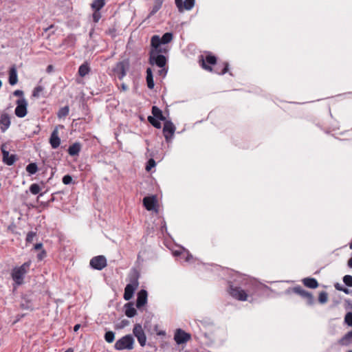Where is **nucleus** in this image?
Segmentation results:
<instances>
[{
  "mask_svg": "<svg viewBox=\"0 0 352 352\" xmlns=\"http://www.w3.org/2000/svg\"><path fill=\"white\" fill-rule=\"evenodd\" d=\"M133 333L137 338L140 345L144 346L146 343V336L141 324H135L134 325Z\"/></svg>",
  "mask_w": 352,
  "mask_h": 352,
  "instance_id": "obj_11",
  "label": "nucleus"
},
{
  "mask_svg": "<svg viewBox=\"0 0 352 352\" xmlns=\"http://www.w3.org/2000/svg\"><path fill=\"white\" fill-rule=\"evenodd\" d=\"M156 165V163L153 159L148 160L147 164L146 166V170L147 171H150L152 168L155 167Z\"/></svg>",
  "mask_w": 352,
  "mask_h": 352,
  "instance_id": "obj_46",
  "label": "nucleus"
},
{
  "mask_svg": "<svg viewBox=\"0 0 352 352\" xmlns=\"http://www.w3.org/2000/svg\"><path fill=\"white\" fill-rule=\"evenodd\" d=\"M43 245L42 243H36L34 246V248L35 250H39L42 248Z\"/></svg>",
  "mask_w": 352,
  "mask_h": 352,
  "instance_id": "obj_57",
  "label": "nucleus"
},
{
  "mask_svg": "<svg viewBox=\"0 0 352 352\" xmlns=\"http://www.w3.org/2000/svg\"><path fill=\"white\" fill-rule=\"evenodd\" d=\"M80 328V324H76L74 327V331H77L78 329Z\"/></svg>",
  "mask_w": 352,
  "mask_h": 352,
  "instance_id": "obj_62",
  "label": "nucleus"
},
{
  "mask_svg": "<svg viewBox=\"0 0 352 352\" xmlns=\"http://www.w3.org/2000/svg\"><path fill=\"white\" fill-rule=\"evenodd\" d=\"M129 67V64L128 61H120L116 65L113 69V72L120 80H122L126 74Z\"/></svg>",
  "mask_w": 352,
  "mask_h": 352,
  "instance_id": "obj_10",
  "label": "nucleus"
},
{
  "mask_svg": "<svg viewBox=\"0 0 352 352\" xmlns=\"http://www.w3.org/2000/svg\"><path fill=\"white\" fill-rule=\"evenodd\" d=\"M43 87L42 86L36 87L32 93V96L36 98H38L40 96V94L43 91Z\"/></svg>",
  "mask_w": 352,
  "mask_h": 352,
  "instance_id": "obj_41",
  "label": "nucleus"
},
{
  "mask_svg": "<svg viewBox=\"0 0 352 352\" xmlns=\"http://www.w3.org/2000/svg\"><path fill=\"white\" fill-rule=\"evenodd\" d=\"M157 335L158 336H165L166 332L164 331H160L159 332H157Z\"/></svg>",
  "mask_w": 352,
  "mask_h": 352,
  "instance_id": "obj_60",
  "label": "nucleus"
},
{
  "mask_svg": "<svg viewBox=\"0 0 352 352\" xmlns=\"http://www.w3.org/2000/svg\"><path fill=\"white\" fill-rule=\"evenodd\" d=\"M150 52H157V54H160V53H166L168 52V49L161 45L160 47H152Z\"/></svg>",
  "mask_w": 352,
  "mask_h": 352,
  "instance_id": "obj_40",
  "label": "nucleus"
},
{
  "mask_svg": "<svg viewBox=\"0 0 352 352\" xmlns=\"http://www.w3.org/2000/svg\"><path fill=\"white\" fill-rule=\"evenodd\" d=\"M148 294L145 289H141L138 293L136 300V307L138 309H140L147 303Z\"/></svg>",
  "mask_w": 352,
  "mask_h": 352,
  "instance_id": "obj_17",
  "label": "nucleus"
},
{
  "mask_svg": "<svg viewBox=\"0 0 352 352\" xmlns=\"http://www.w3.org/2000/svg\"><path fill=\"white\" fill-rule=\"evenodd\" d=\"M348 266L350 268H352V257L351 258H349L348 261Z\"/></svg>",
  "mask_w": 352,
  "mask_h": 352,
  "instance_id": "obj_59",
  "label": "nucleus"
},
{
  "mask_svg": "<svg viewBox=\"0 0 352 352\" xmlns=\"http://www.w3.org/2000/svg\"><path fill=\"white\" fill-rule=\"evenodd\" d=\"M344 283L348 287H352V276L351 275H345L343 277Z\"/></svg>",
  "mask_w": 352,
  "mask_h": 352,
  "instance_id": "obj_42",
  "label": "nucleus"
},
{
  "mask_svg": "<svg viewBox=\"0 0 352 352\" xmlns=\"http://www.w3.org/2000/svg\"><path fill=\"white\" fill-rule=\"evenodd\" d=\"M52 67V65H50V66H48L47 69L51 70Z\"/></svg>",
  "mask_w": 352,
  "mask_h": 352,
  "instance_id": "obj_64",
  "label": "nucleus"
},
{
  "mask_svg": "<svg viewBox=\"0 0 352 352\" xmlns=\"http://www.w3.org/2000/svg\"><path fill=\"white\" fill-rule=\"evenodd\" d=\"M233 280H229L228 292L234 299L252 302L261 296L269 287L256 279L245 274L234 272Z\"/></svg>",
  "mask_w": 352,
  "mask_h": 352,
  "instance_id": "obj_1",
  "label": "nucleus"
},
{
  "mask_svg": "<svg viewBox=\"0 0 352 352\" xmlns=\"http://www.w3.org/2000/svg\"><path fill=\"white\" fill-rule=\"evenodd\" d=\"M15 115L20 118H24L28 113V102L25 98H21L16 102Z\"/></svg>",
  "mask_w": 352,
  "mask_h": 352,
  "instance_id": "obj_8",
  "label": "nucleus"
},
{
  "mask_svg": "<svg viewBox=\"0 0 352 352\" xmlns=\"http://www.w3.org/2000/svg\"><path fill=\"white\" fill-rule=\"evenodd\" d=\"M303 298H305L307 301V303L309 305H311L314 304V298L313 297V296L311 295V293L309 292H307V294H306L305 297H303Z\"/></svg>",
  "mask_w": 352,
  "mask_h": 352,
  "instance_id": "obj_45",
  "label": "nucleus"
},
{
  "mask_svg": "<svg viewBox=\"0 0 352 352\" xmlns=\"http://www.w3.org/2000/svg\"><path fill=\"white\" fill-rule=\"evenodd\" d=\"M124 314L129 318H133L137 314V311L135 309L133 304L131 302L126 303L124 305Z\"/></svg>",
  "mask_w": 352,
  "mask_h": 352,
  "instance_id": "obj_22",
  "label": "nucleus"
},
{
  "mask_svg": "<svg viewBox=\"0 0 352 352\" xmlns=\"http://www.w3.org/2000/svg\"><path fill=\"white\" fill-rule=\"evenodd\" d=\"M9 83L10 85H14L18 82L17 70L14 65L12 66L9 70Z\"/></svg>",
  "mask_w": 352,
  "mask_h": 352,
  "instance_id": "obj_21",
  "label": "nucleus"
},
{
  "mask_svg": "<svg viewBox=\"0 0 352 352\" xmlns=\"http://www.w3.org/2000/svg\"><path fill=\"white\" fill-rule=\"evenodd\" d=\"M129 324V321L128 320L124 319L122 320L118 325L117 327L118 329H122Z\"/></svg>",
  "mask_w": 352,
  "mask_h": 352,
  "instance_id": "obj_49",
  "label": "nucleus"
},
{
  "mask_svg": "<svg viewBox=\"0 0 352 352\" xmlns=\"http://www.w3.org/2000/svg\"><path fill=\"white\" fill-rule=\"evenodd\" d=\"M89 265L94 270H102L107 265V258L102 255L94 256L90 260Z\"/></svg>",
  "mask_w": 352,
  "mask_h": 352,
  "instance_id": "obj_12",
  "label": "nucleus"
},
{
  "mask_svg": "<svg viewBox=\"0 0 352 352\" xmlns=\"http://www.w3.org/2000/svg\"><path fill=\"white\" fill-rule=\"evenodd\" d=\"M65 352H74L73 349H68L67 350H66Z\"/></svg>",
  "mask_w": 352,
  "mask_h": 352,
  "instance_id": "obj_63",
  "label": "nucleus"
},
{
  "mask_svg": "<svg viewBox=\"0 0 352 352\" xmlns=\"http://www.w3.org/2000/svg\"><path fill=\"white\" fill-rule=\"evenodd\" d=\"M143 204L147 210H153L155 208L156 199L153 197H145L143 199Z\"/></svg>",
  "mask_w": 352,
  "mask_h": 352,
  "instance_id": "obj_20",
  "label": "nucleus"
},
{
  "mask_svg": "<svg viewBox=\"0 0 352 352\" xmlns=\"http://www.w3.org/2000/svg\"><path fill=\"white\" fill-rule=\"evenodd\" d=\"M72 182V178L70 175H66L63 177V183L65 185H68L71 184Z\"/></svg>",
  "mask_w": 352,
  "mask_h": 352,
  "instance_id": "obj_47",
  "label": "nucleus"
},
{
  "mask_svg": "<svg viewBox=\"0 0 352 352\" xmlns=\"http://www.w3.org/2000/svg\"><path fill=\"white\" fill-rule=\"evenodd\" d=\"M204 336L206 339V344L211 347L222 346L227 338L226 331L218 327H213L211 329H208L204 333Z\"/></svg>",
  "mask_w": 352,
  "mask_h": 352,
  "instance_id": "obj_2",
  "label": "nucleus"
},
{
  "mask_svg": "<svg viewBox=\"0 0 352 352\" xmlns=\"http://www.w3.org/2000/svg\"><path fill=\"white\" fill-rule=\"evenodd\" d=\"M173 36L171 32L165 33L162 37L158 35H154L151 39V47H160L161 45H165L173 40Z\"/></svg>",
  "mask_w": 352,
  "mask_h": 352,
  "instance_id": "obj_5",
  "label": "nucleus"
},
{
  "mask_svg": "<svg viewBox=\"0 0 352 352\" xmlns=\"http://www.w3.org/2000/svg\"><path fill=\"white\" fill-rule=\"evenodd\" d=\"M342 292H343L344 294H352V290H350L349 289H347L346 287H344L342 289Z\"/></svg>",
  "mask_w": 352,
  "mask_h": 352,
  "instance_id": "obj_56",
  "label": "nucleus"
},
{
  "mask_svg": "<svg viewBox=\"0 0 352 352\" xmlns=\"http://www.w3.org/2000/svg\"><path fill=\"white\" fill-rule=\"evenodd\" d=\"M90 72V68L87 63L82 64L78 69V74L81 77L87 75Z\"/></svg>",
  "mask_w": 352,
  "mask_h": 352,
  "instance_id": "obj_27",
  "label": "nucleus"
},
{
  "mask_svg": "<svg viewBox=\"0 0 352 352\" xmlns=\"http://www.w3.org/2000/svg\"><path fill=\"white\" fill-rule=\"evenodd\" d=\"M328 295L327 292H322L319 294L318 300L320 303L324 304L327 302Z\"/></svg>",
  "mask_w": 352,
  "mask_h": 352,
  "instance_id": "obj_39",
  "label": "nucleus"
},
{
  "mask_svg": "<svg viewBox=\"0 0 352 352\" xmlns=\"http://www.w3.org/2000/svg\"><path fill=\"white\" fill-rule=\"evenodd\" d=\"M146 83L147 86L150 89H153L155 84L153 80V72L151 68H147L146 69Z\"/></svg>",
  "mask_w": 352,
  "mask_h": 352,
  "instance_id": "obj_25",
  "label": "nucleus"
},
{
  "mask_svg": "<svg viewBox=\"0 0 352 352\" xmlns=\"http://www.w3.org/2000/svg\"><path fill=\"white\" fill-rule=\"evenodd\" d=\"M175 5L177 8H178L179 12H183V0H175Z\"/></svg>",
  "mask_w": 352,
  "mask_h": 352,
  "instance_id": "obj_50",
  "label": "nucleus"
},
{
  "mask_svg": "<svg viewBox=\"0 0 352 352\" xmlns=\"http://www.w3.org/2000/svg\"><path fill=\"white\" fill-rule=\"evenodd\" d=\"M46 256V252L45 250H43L37 255V258L38 260L41 261Z\"/></svg>",
  "mask_w": 352,
  "mask_h": 352,
  "instance_id": "obj_54",
  "label": "nucleus"
},
{
  "mask_svg": "<svg viewBox=\"0 0 352 352\" xmlns=\"http://www.w3.org/2000/svg\"><path fill=\"white\" fill-rule=\"evenodd\" d=\"M148 122L155 128L160 129L162 125L161 123L159 122L158 119H156L152 116L148 117Z\"/></svg>",
  "mask_w": 352,
  "mask_h": 352,
  "instance_id": "obj_33",
  "label": "nucleus"
},
{
  "mask_svg": "<svg viewBox=\"0 0 352 352\" xmlns=\"http://www.w3.org/2000/svg\"><path fill=\"white\" fill-rule=\"evenodd\" d=\"M31 264V261H28L21 266L15 267L12 269L11 276L15 284L21 285L23 283L25 276L28 273Z\"/></svg>",
  "mask_w": 352,
  "mask_h": 352,
  "instance_id": "obj_3",
  "label": "nucleus"
},
{
  "mask_svg": "<svg viewBox=\"0 0 352 352\" xmlns=\"http://www.w3.org/2000/svg\"><path fill=\"white\" fill-rule=\"evenodd\" d=\"M228 63H223L222 66L217 65L214 69V72L218 74H224L228 72Z\"/></svg>",
  "mask_w": 352,
  "mask_h": 352,
  "instance_id": "obj_29",
  "label": "nucleus"
},
{
  "mask_svg": "<svg viewBox=\"0 0 352 352\" xmlns=\"http://www.w3.org/2000/svg\"><path fill=\"white\" fill-rule=\"evenodd\" d=\"M50 143L53 148H57L60 144V139L58 137V131L57 127H56L50 138Z\"/></svg>",
  "mask_w": 352,
  "mask_h": 352,
  "instance_id": "obj_19",
  "label": "nucleus"
},
{
  "mask_svg": "<svg viewBox=\"0 0 352 352\" xmlns=\"http://www.w3.org/2000/svg\"><path fill=\"white\" fill-rule=\"evenodd\" d=\"M302 283L306 287L311 289L317 288L318 286V281L314 278H305L302 280Z\"/></svg>",
  "mask_w": 352,
  "mask_h": 352,
  "instance_id": "obj_23",
  "label": "nucleus"
},
{
  "mask_svg": "<svg viewBox=\"0 0 352 352\" xmlns=\"http://www.w3.org/2000/svg\"><path fill=\"white\" fill-rule=\"evenodd\" d=\"M293 291L294 293L300 295L301 297H305L306 294H307L308 292L305 291V289H303L301 287L298 286V287H295L294 289H293Z\"/></svg>",
  "mask_w": 352,
  "mask_h": 352,
  "instance_id": "obj_37",
  "label": "nucleus"
},
{
  "mask_svg": "<svg viewBox=\"0 0 352 352\" xmlns=\"http://www.w3.org/2000/svg\"><path fill=\"white\" fill-rule=\"evenodd\" d=\"M344 322L349 326H352V312H348L344 317Z\"/></svg>",
  "mask_w": 352,
  "mask_h": 352,
  "instance_id": "obj_44",
  "label": "nucleus"
},
{
  "mask_svg": "<svg viewBox=\"0 0 352 352\" xmlns=\"http://www.w3.org/2000/svg\"><path fill=\"white\" fill-rule=\"evenodd\" d=\"M191 339V335L185 332L181 329H177L175 331L174 340L177 344L186 343Z\"/></svg>",
  "mask_w": 352,
  "mask_h": 352,
  "instance_id": "obj_13",
  "label": "nucleus"
},
{
  "mask_svg": "<svg viewBox=\"0 0 352 352\" xmlns=\"http://www.w3.org/2000/svg\"><path fill=\"white\" fill-rule=\"evenodd\" d=\"M334 287L335 288L338 290V291H341L342 292V289L344 287H343L342 285H340V283H337L334 285Z\"/></svg>",
  "mask_w": 352,
  "mask_h": 352,
  "instance_id": "obj_55",
  "label": "nucleus"
},
{
  "mask_svg": "<svg viewBox=\"0 0 352 352\" xmlns=\"http://www.w3.org/2000/svg\"><path fill=\"white\" fill-rule=\"evenodd\" d=\"M173 254L175 256H180L181 258H184V260L186 262H190L192 260H194L192 255L188 250L184 248H181L179 250L173 251Z\"/></svg>",
  "mask_w": 352,
  "mask_h": 352,
  "instance_id": "obj_18",
  "label": "nucleus"
},
{
  "mask_svg": "<svg viewBox=\"0 0 352 352\" xmlns=\"http://www.w3.org/2000/svg\"><path fill=\"white\" fill-rule=\"evenodd\" d=\"M105 5L104 0H94L91 6L94 10L100 11Z\"/></svg>",
  "mask_w": 352,
  "mask_h": 352,
  "instance_id": "obj_28",
  "label": "nucleus"
},
{
  "mask_svg": "<svg viewBox=\"0 0 352 352\" xmlns=\"http://www.w3.org/2000/svg\"><path fill=\"white\" fill-rule=\"evenodd\" d=\"M14 96H19V97H21V98H23V91L21 90H19V89H17V90H15L13 93Z\"/></svg>",
  "mask_w": 352,
  "mask_h": 352,
  "instance_id": "obj_53",
  "label": "nucleus"
},
{
  "mask_svg": "<svg viewBox=\"0 0 352 352\" xmlns=\"http://www.w3.org/2000/svg\"><path fill=\"white\" fill-rule=\"evenodd\" d=\"M38 170V166L36 163H30L26 166V171L30 175L35 174Z\"/></svg>",
  "mask_w": 352,
  "mask_h": 352,
  "instance_id": "obj_30",
  "label": "nucleus"
},
{
  "mask_svg": "<svg viewBox=\"0 0 352 352\" xmlns=\"http://www.w3.org/2000/svg\"><path fill=\"white\" fill-rule=\"evenodd\" d=\"M160 69L158 71V74L161 76H162L163 78L165 77L166 76V74L168 72V70L167 69L164 67H160Z\"/></svg>",
  "mask_w": 352,
  "mask_h": 352,
  "instance_id": "obj_51",
  "label": "nucleus"
},
{
  "mask_svg": "<svg viewBox=\"0 0 352 352\" xmlns=\"http://www.w3.org/2000/svg\"><path fill=\"white\" fill-rule=\"evenodd\" d=\"M157 3V4H160V5H162L163 3V0H155V3Z\"/></svg>",
  "mask_w": 352,
  "mask_h": 352,
  "instance_id": "obj_61",
  "label": "nucleus"
},
{
  "mask_svg": "<svg viewBox=\"0 0 352 352\" xmlns=\"http://www.w3.org/2000/svg\"><path fill=\"white\" fill-rule=\"evenodd\" d=\"M134 339L131 334L126 335L118 340L114 345V348L118 351L131 350L133 349Z\"/></svg>",
  "mask_w": 352,
  "mask_h": 352,
  "instance_id": "obj_4",
  "label": "nucleus"
},
{
  "mask_svg": "<svg viewBox=\"0 0 352 352\" xmlns=\"http://www.w3.org/2000/svg\"><path fill=\"white\" fill-rule=\"evenodd\" d=\"M175 130L176 127L170 120H165L163 127V134L168 143L172 142Z\"/></svg>",
  "mask_w": 352,
  "mask_h": 352,
  "instance_id": "obj_7",
  "label": "nucleus"
},
{
  "mask_svg": "<svg viewBox=\"0 0 352 352\" xmlns=\"http://www.w3.org/2000/svg\"><path fill=\"white\" fill-rule=\"evenodd\" d=\"M167 60L162 54H157V52H150L149 63L152 65H157L159 67L166 66Z\"/></svg>",
  "mask_w": 352,
  "mask_h": 352,
  "instance_id": "obj_9",
  "label": "nucleus"
},
{
  "mask_svg": "<svg viewBox=\"0 0 352 352\" xmlns=\"http://www.w3.org/2000/svg\"><path fill=\"white\" fill-rule=\"evenodd\" d=\"M40 190H41V188H40L39 185L37 184H32L30 186V191L33 195L38 194L40 192Z\"/></svg>",
  "mask_w": 352,
  "mask_h": 352,
  "instance_id": "obj_38",
  "label": "nucleus"
},
{
  "mask_svg": "<svg viewBox=\"0 0 352 352\" xmlns=\"http://www.w3.org/2000/svg\"><path fill=\"white\" fill-rule=\"evenodd\" d=\"M1 150L3 155V162L8 166L13 165L17 160L16 155L14 154L10 155L8 151H7V146L5 144H2Z\"/></svg>",
  "mask_w": 352,
  "mask_h": 352,
  "instance_id": "obj_14",
  "label": "nucleus"
},
{
  "mask_svg": "<svg viewBox=\"0 0 352 352\" xmlns=\"http://www.w3.org/2000/svg\"><path fill=\"white\" fill-rule=\"evenodd\" d=\"M152 113L153 115V118L162 121L166 120V118L163 116L162 111L156 106H153L152 107Z\"/></svg>",
  "mask_w": 352,
  "mask_h": 352,
  "instance_id": "obj_26",
  "label": "nucleus"
},
{
  "mask_svg": "<svg viewBox=\"0 0 352 352\" xmlns=\"http://www.w3.org/2000/svg\"><path fill=\"white\" fill-rule=\"evenodd\" d=\"M104 339L108 343L113 342L115 339V333L111 331L106 332Z\"/></svg>",
  "mask_w": 352,
  "mask_h": 352,
  "instance_id": "obj_35",
  "label": "nucleus"
},
{
  "mask_svg": "<svg viewBox=\"0 0 352 352\" xmlns=\"http://www.w3.org/2000/svg\"><path fill=\"white\" fill-rule=\"evenodd\" d=\"M139 285L138 278L135 276L131 278L130 283L126 285L124 288V298L126 300H129L132 298L135 291L137 289Z\"/></svg>",
  "mask_w": 352,
  "mask_h": 352,
  "instance_id": "obj_6",
  "label": "nucleus"
},
{
  "mask_svg": "<svg viewBox=\"0 0 352 352\" xmlns=\"http://www.w3.org/2000/svg\"><path fill=\"white\" fill-rule=\"evenodd\" d=\"M81 146L80 144L78 142H75L71 146H69L68 148V153L71 156H75L78 155L80 151Z\"/></svg>",
  "mask_w": 352,
  "mask_h": 352,
  "instance_id": "obj_24",
  "label": "nucleus"
},
{
  "mask_svg": "<svg viewBox=\"0 0 352 352\" xmlns=\"http://www.w3.org/2000/svg\"><path fill=\"white\" fill-rule=\"evenodd\" d=\"M69 109L67 106L60 108L57 113L59 118L67 116L69 114Z\"/></svg>",
  "mask_w": 352,
  "mask_h": 352,
  "instance_id": "obj_32",
  "label": "nucleus"
},
{
  "mask_svg": "<svg viewBox=\"0 0 352 352\" xmlns=\"http://www.w3.org/2000/svg\"><path fill=\"white\" fill-rule=\"evenodd\" d=\"M21 307L23 309H32V304L30 301L27 300L25 298H23L21 303Z\"/></svg>",
  "mask_w": 352,
  "mask_h": 352,
  "instance_id": "obj_36",
  "label": "nucleus"
},
{
  "mask_svg": "<svg viewBox=\"0 0 352 352\" xmlns=\"http://www.w3.org/2000/svg\"><path fill=\"white\" fill-rule=\"evenodd\" d=\"M11 124L10 116L7 113L0 115V130L1 133H5Z\"/></svg>",
  "mask_w": 352,
  "mask_h": 352,
  "instance_id": "obj_15",
  "label": "nucleus"
},
{
  "mask_svg": "<svg viewBox=\"0 0 352 352\" xmlns=\"http://www.w3.org/2000/svg\"><path fill=\"white\" fill-rule=\"evenodd\" d=\"M34 236H35L34 232H28V234H27V236H26V241L28 242H31L33 240V238Z\"/></svg>",
  "mask_w": 352,
  "mask_h": 352,
  "instance_id": "obj_52",
  "label": "nucleus"
},
{
  "mask_svg": "<svg viewBox=\"0 0 352 352\" xmlns=\"http://www.w3.org/2000/svg\"><path fill=\"white\" fill-rule=\"evenodd\" d=\"M216 62H217V58L214 56L207 55L206 56L205 59H204V58L201 59V66L206 70L212 72V69L210 67V65H216Z\"/></svg>",
  "mask_w": 352,
  "mask_h": 352,
  "instance_id": "obj_16",
  "label": "nucleus"
},
{
  "mask_svg": "<svg viewBox=\"0 0 352 352\" xmlns=\"http://www.w3.org/2000/svg\"><path fill=\"white\" fill-rule=\"evenodd\" d=\"M343 344H347L352 342V331L348 332L341 340Z\"/></svg>",
  "mask_w": 352,
  "mask_h": 352,
  "instance_id": "obj_34",
  "label": "nucleus"
},
{
  "mask_svg": "<svg viewBox=\"0 0 352 352\" xmlns=\"http://www.w3.org/2000/svg\"><path fill=\"white\" fill-rule=\"evenodd\" d=\"M162 5H160L159 3H154L153 6L152 7V9L148 14V17H151V16L154 15L162 7Z\"/></svg>",
  "mask_w": 352,
  "mask_h": 352,
  "instance_id": "obj_43",
  "label": "nucleus"
},
{
  "mask_svg": "<svg viewBox=\"0 0 352 352\" xmlns=\"http://www.w3.org/2000/svg\"><path fill=\"white\" fill-rule=\"evenodd\" d=\"M195 3V0H185L183 3V11L190 10L192 9Z\"/></svg>",
  "mask_w": 352,
  "mask_h": 352,
  "instance_id": "obj_31",
  "label": "nucleus"
},
{
  "mask_svg": "<svg viewBox=\"0 0 352 352\" xmlns=\"http://www.w3.org/2000/svg\"><path fill=\"white\" fill-rule=\"evenodd\" d=\"M101 18V14L99 11L94 10L93 14V20L95 23H98Z\"/></svg>",
  "mask_w": 352,
  "mask_h": 352,
  "instance_id": "obj_48",
  "label": "nucleus"
},
{
  "mask_svg": "<svg viewBox=\"0 0 352 352\" xmlns=\"http://www.w3.org/2000/svg\"><path fill=\"white\" fill-rule=\"evenodd\" d=\"M121 88L123 91H126L128 89V87L124 83L121 85Z\"/></svg>",
  "mask_w": 352,
  "mask_h": 352,
  "instance_id": "obj_58",
  "label": "nucleus"
}]
</instances>
